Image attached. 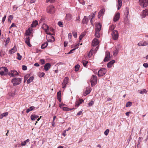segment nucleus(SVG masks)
<instances>
[{"label": "nucleus", "mask_w": 148, "mask_h": 148, "mask_svg": "<svg viewBox=\"0 0 148 148\" xmlns=\"http://www.w3.org/2000/svg\"><path fill=\"white\" fill-rule=\"evenodd\" d=\"M69 80V78L68 77H65L64 80L63 81V83L62 84V88H64L66 86V84L68 83Z\"/></svg>", "instance_id": "obj_9"}, {"label": "nucleus", "mask_w": 148, "mask_h": 148, "mask_svg": "<svg viewBox=\"0 0 148 148\" xmlns=\"http://www.w3.org/2000/svg\"><path fill=\"white\" fill-rule=\"evenodd\" d=\"M99 43L98 40L96 38H94L92 41V45L93 46H95L97 45Z\"/></svg>", "instance_id": "obj_14"}, {"label": "nucleus", "mask_w": 148, "mask_h": 148, "mask_svg": "<svg viewBox=\"0 0 148 148\" xmlns=\"http://www.w3.org/2000/svg\"><path fill=\"white\" fill-rule=\"evenodd\" d=\"M95 36L96 37L99 38L101 36V25L99 23H97L96 25Z\"/></svg>", "instance_id": "obj_1"}, {"label": "nucleus", "mask_w": 148, "mask_h": 148, "mask_svg": "<svg viewBox=\"0 0 148 148\" xmlns=\"http://www.w3.org/2000/svg\"><path fill=\"white\" fill-rule=\"evenodd\" d=\"M85 35L84 34H81L80 36H79V39L80 40H81L84 37Z\"/></svg>", "instance_id": "obj_46"}, {"label": "nucleus", "mask_w": 148, "mask_h": 148, "mask_svg": "<svg viewBox=\"0 0 148 148\" xmlns=\"http://www.w3.org/2000/svg\"><path fill=\"white\" fill-rule=\"evenodd\" d=\"M92 86H95L97 83V76L94 75H93L90 79Z\"/></svg>", "instance_id": "obj_4"}, {"label": "nucleus", "mask_w": 148, "mask_h": 148, "mask_svg": "<svg viewBox=\"0 0 148 148\" xmlns=\"http://www.w3.org/2000/svg\"><path fill=\"white\" fill-rule=\"evenodd\" d=\"M79 2L81 4L84 5L85 4V2L83 0H79Z\"/></svg>", "instance_id": "obj_48"}, {"label": "nucleus", "mask_w": 148, "mask_h": 148, "mask_svg": "<svg viewBox=\"0 0 148 148\" xmlns=\"http://www.w3.org/2000/svg\"><path fill=\"white\" fill-rule=\"evenodd\" d=\"M18 73L16 71H11V73L8 74L11 77H15L18 75Z\"/></svg>", "instance_id": "obj_13"}, {"label": "nucleus", "mask_w": 148, "mask_h": 148, "mask_svg": "<svg viewBox=\"0 0 148 148\" xmlns=\"http://www.w3.org/2000/svg\"><path fill=\"white\" fill-rule=\"evenodd\" d=\"M52 37L53 39L52 40H51V39H49V40H48V42H52L55 40L53 36H52Z\"/></svg>", "instance_id": "obj_49"}, {"label": "nucleus", "mask_w": 148, "mask_h": 148, "mask_svg": "<svg viewBox=\"0 0 148 148\" xmlns=\"http://www.w3.org/2000/svg\"><path fill=\"white\" fill-rule=\"evenodd\" d=\"M80 67V65L78 64H77L75 66V71H78L79 69V68Z\"/></svg>", "instance_id": "obj_39"}, {"label": "nucleus", "mask_w": 148, "mask_h": 148, "mask_svg": "<svg viewBox=\"0 0 148 148\" xmlns=\"http://www.w3.org/2000/svg\"><path fill=\"white\" fill-rule=\"evenodd\" d=\"M115 62V61L114 60H112L109 62L107 64L108 67L110 68L111 67L113 64Z\"/></svg>", "instance_id": "obj_18"}, {"label": "nucleus", "mask_w": 148, "mask_h": 148, "mask_svg": "<svg viewBox=\"0 0 148 148\" xmlns=\"http://www.w3.org/2000/svg\"><path fill=\"white\" fill-rule=\"evenodd\" d=\"M143 66L145 68L148 67V64L147 63H145L143 64Z\"/></svg>", "instance_id": "obj_54"}, {"label": "nucleus", "mask_w": 148, "mask_h": 148, "mask_svg": "<svg viewBox=\"0 0 148 148\" xmlns=\"http://www.w3.org/2000/svg\"><path fill=\"white\" fill-rule=\"evenodd\" d=\"M147 15H148V10L147 9L143 10L142 13V18H145Z\"/></svg>", "instance_id": "obj_16"}, {"label": "nucleus", "mask_w": 148, "mask_h": 148, "mask_svg": "<svg viewBox=\"0 0 148 148\" xmlns=\"http://www.w3.org/2000/svg\"><path fill=\"white\" fill-rule=\"evenodd\" d=\"M58 25L60 27H63V25L62 23V22L59 21L58 23Z\"/></svg>", "instance_id": "obj_47"}, {"label": "nucleus", "mask_w": 148, "mask_h": 148, "mask_svg": "<svg viewBox=\"0 0 148 148\" xmlns=\"http://www.w3.org/2000/svg\"><path fill=\"white\" fill-rule=\"evenodd\" d=\"M114 29V26L113 25L111 26L110 28V29L112 30Z\"/></svg>", "instance_id": "obj_63"}, {"label": "nucleus", "mask_w": 148, "mask_h": 148, "mask_svg": "<svg viewBox=\"0 0 148 148\" xmlns=\"http://www.w3.org/2000/svg\"><path fill=\"white\" fill-rule=\"evenodd\" d=\"M8 112H5L3 113L0 115V119H2L4 116H6L8 115Z\"/></svg>", "instance_id": "obj_31"}, {"label": "nucleus", "mask_w": 148, "mask_h": 148, "mask_svg": "<svg viewBox=\"0 0 148 148\" xmlns=\"http://www.w3.org/2000/svg\"><path fill=\"white\" fill-rule=\"evenodd\" d=\"M25 42L27 45L29 47H31L32 46L30 43V39L29 36H27L25 39Z\"/></svg>", "instance_id": "obj_17"}, {"label": "nucleus", "mask_w": 148, "mask_h": 148, "mask_svg": "<svg viewBox=\"0 0 148 148\" xmlns=\"http://www.w3.org/2000/svg\"><path fill=\"white\" fill-rule=\"evenodd\" d=\"M90 90H86V95H88V94H89L90 92Z\"/></svg>", "instance_id": "obj_59"}, {"label": "nucleus", "mask_w": 148, "mask_h": 148, "mask_svg": "<svg viewBox=\"0 0 148 148\" xmlns=\"http://www.w3.org/2000/svg\"><path fill=\"white\" fill-rule=\"evenodd\" d=\"M139 3L142 7L144 8L147 6L148 8V0H139Z\"/></svg>", "instance_id": "obj_5"}, {"label": "nucleus", "mask_w": 148, "mask_h": 148, "mask_svg": "<svg viewBox=\"0 0 148 148\" xmlns=\"http://www.w3.org/2000/svg\"><path fill=\"white\" fill-rule=\"evenodd\" d=\"M88 63V62L86 60H83L82 61V63L84 67H86V64Z\"/></svg>", "instance_id": "obj_37"}, {"label": "nucleus", "mask_w": 148, "mask_h": 148, "mask_svg": "<svg viewBox=\"0 0 148 148\" xmlns=\"http://www.w3.org/2000/svg\"><path fill=\"white\" fill-rule=\"evenodd\" d=\"M75 50V49H74V48L71 50L67 54H69L71 53H73V51Z\"/></svg>", "instance_id": "obj_58"}, {"label": "nucleus", "mask_w": 148, "mask_h": 148, "mask_svg": "<svg viewBox=\"0 0 148 148\" xmlns=\"http://www.w3.org/2000/svg\"><path fill=\"white\" fill-rule=\"evenodd\" d=\"M17 57L16 58L18 60H20L22 59V56H21L20 54L19 53H17Z\"/></svg>", "instance_id": "obj_40"}, {"label": "nucleus", "mask_w": 148, "mask_h": 148, "mask_svg": "<svg viewBox=\"0 0 148 148\" xmlns=\"http://www.w3.org/2000/svg\"><path fill=\"white\" fill-rule=\"evenodd\" d=\"M72 37V35L71 33H70L68 34V38L70 40Z\"/></svg>", "instance_id": "obj_56"}, {"label": "nucleus", "mask_w": 148, "mask_h": 148, "mask_svg": "<svg viewBox=\"0 0 148 148\" xmlns=\"http://www.w3.org/2000/svg\"><path fill=\"white\" fill-rule=\"evenodd\" d=\"M42 28L44 29L45 32H48L49 29V26L45 24H43L42 26Z\"/></svg>", "instance_id": "obj_15"}, {"label": "nucleus", "mask_w": 148, "mask_h": 148, "mask_svg": "<svg viewBox=\"0 0 148 148\" xmlns=\"http://www.w3.org/2000/svg\"><path fill=\"white\" fill-rule=\"evenodd\" d=\"M48 45V42H46L42 44L41 46V48L42 49H45L47 46Z\"/></svg>", "instance_id": "obj_29"}, {"label": "nucleus", "mask_w": 148, "mask_h": 148, "mask_svg": "<svg viewBox=\"0 0 148 148\" xmlns=\"http://www.w3.org/2000/svg\"><path fill=\"white\" fill-rule=\"evenodd\" d=\"M88 21V18L86 16H84L82 20V22L83 24H86L87 23Z\"/></svg>", "instance_id": "obj_27"}, {"label": "nucleus", "mask_w": 148, "mask_h": 148, "mask_svg": "<svg viewBox=\"0 0 148 148\" xmlns=\"http://www.w3.org/2000/svg\"><path fill=\"white\" fill-rule=\"evenodd\" d=\"M112 38L114 40H117L119 37V34L118 31L116 30L113 31L112 33Z\"/></svg>", "instance_id": "obj_8"}, {"label": "nucleus", "mask_w": 148, "mask_h": 148, "mask_svg": "<svg viewBox=\"0 0 148 148\" xmlns=\"http://www.w3.org/2000/svg\"><path fill=\"white\" fill-rule=\"evenodd\" d=\"M121 48V46L119 44L117 45V47H116V50L113 52V55L116 56L119 53V51Z\"/></svg>", "instance_id": "obj_10"}, {"label": "nucleus", "mask_w": 148, "mask_h": 148, "mask_svg": "<svg viewBox=\"0 0 148 148\" xmlns=\"http://www.w3.org/2000/svg\"><path fill=\"white\" fill-rule=\"evenodd\" d=\"M62 109L63 110L65 111H69L70 110H71L72 109H70L69 108H68L65 107H63Z\"/></svg>", "instance_id": "obj_43"}, {"label": "nucleus", "mask_w": 148, "mask_h": 148, "mask_svg": "<svg viewBox=\"0 0 148 148\" xmlns=\"http://www.w3.org/2000/svg\"><path fill=\"white\" fill-rule=\"evenodd\" d=\"M105 12V10L104 9H102L100 10V11L99 12V14H101L102 15H103L104 14Z\"/></svg>", "instance_id": "obj_38"}, {"label": "nucleus", "mask_w": 148, "mask_h": 148, "mask_svg": "<svg viewBox=\"0 0 148 148\" xmlns=\"http://www.w3.org/2000/svg\"><path fill=\"white\" fill-rule=\"evenodd\" d=\"M9 94L11 97H13L14 95V93L11 92L9 93Z\"/></svg>", "instance_id": "obj_62"}, {"label": "nucleus", "mask_w": 148, "mask_h": 148, "mask_svg": "<svg viewBox=\"0 0 148 148\" xmlns=\"http://www.w3.org/2000/svg\"><path fill=\"white\" fill-rule=\"evenodd\" d=\"M110 53L108 52H106L105 55V57L103 60L104 62L108 61L110 60Z\"/></svg>", "instance_id": "obj_12"}, {"label": "nucleus", "mask_w": 148, "mask_h": 148, "mask_svg": "<svg viewBox=\"0 0 148 148\" xmlns=\"http://www.w3.org/2000/svg\"><path fill=\"white\" fill-rule=\"evenodd\" d=\"M95 15L94 14H93L92 15H90L89 16L88 18L90 19H91L90 22H91L92 19L95 17Z\"/></svg>", "instance_id": "obj_41"}, {"label": "nucleus", "mask_w": 148, "mask_h": 148, "mask_svg": "<svg viewBox=\"0 0 148 148\" xmlns=\"http://www.w3.org/2000/svg\"><path fill=\"white\" fill-rule=\"evenodd\" d=\"M40 61L42 64L45 63V60L44 59H41L40 60Z\"/></svg>", "instance_id": "obj_52"}, {"label": "nucleus", "mask_w": 148, "mask_h": 148, "mask_svg": "<svg viewBox=\"0 0 148 148\" xmlns=\"http://www.w3.org/2000/svg\"><path fill=\"white\" fill-rule=\"evenodd\" d=\"M16 50L17 49L16 46H15L12 49L9 51V52L11 54H12L16 52Z\"/></svg>", "instance_id": "obj_22"}, {"label": "nucleus", "mask_w": 148, "mask_h": 148, "mask_svg": "<svg viewBox=\"0 0 148 148\" xmlns=\"http://www.w3.org/2000/svg\"><path fill=\"white\" fill-rule=\"evenodd\" d=\"M55 0H46V2L48 3L49 1H50V3H53L54 2Z\"/></svg>", "instance_id": "obj_53"}, {"label": "nucleus", "mask_w": 148, "mask_h": 148, "mask_svg": "<svg viewBox=\"0 0 148 148\" xmlns=\"http://www.w3.org/2000/svg\"><path fill=\"white\" fill-rule=\"evenodd\" d=\"M31 30H32V28L31 29L30 27L28 28V29L27 30L25 34L27 36H29L30 35L31 33Z\"/></svg>", "instance_id": "obj_30"}, {"label": "nucleus", "mask_w": 148, "mask_h": 148, "mask_svg": "<svg viewBox=\"0 0 148 148\" xmlns=\"http://www.w3.org/2000/svg\"><path fill=\"white\" fill-rule=\"evenodd\" d=\"M79 43H78L77 45H75L74 47V49H76L77 48H78V47L79 46Z\"/></svg>", "instance_id": "obj_57"}, {"label": "nucleus", "mask_w": 148, "mask_h": 148, "mask_svg": "<svg viewBox=\"0 0 148 148\" xmlns=\"http://www.w3.org/2000/svg\"><path fill=\"white\" fill-rule=\"evenodd\" d=\"M129 13L128 9V8H126L124 12L126 16H127L128 15Z\"/></svg>", "instance_id": "obj_35"}, {"label": "nucleus", "mask_w": 148, "mask_h": 148, "mask_svg": "<svg viewBox=\"0 0 148 148\" xmlns=\"http://www.w3.org/2000/svg\"><path fill=\"white\" fill-rule=\"evenodd\" d=\"M6 16L5 15L3 17L2 21L3 23L4 21H5V18H6Z\"/></svg>", "instance_id": "obj_64"}, {"label": "nucleus", "mask_w": 148, "mask_h": 148, "mask_svg": "<svg viewBox=\"0 0 148 148\" xmlns=\"http://www.w3.org/2000/svg\"><path fill=\"white\" fill-rule=\"evenodd\" d=\"M132 105V103L130 102H127L126 105V107H130Z\"/></svg>", "instance_id": "obj_42"}, {"label": "nucleus", "mask_w": 148, "mask_h": 148, "mask_svg": "<svg viewBox=\"0 0 148 148\" xmlns=\"http://www.w3.org/2000/svg\"><path fill=\"white\" fill-rule=\"evenodd\" d=\"M94 104V101H91L88 103L89 106H91Z\"/></svg>", "instance_id": "obj_50"}, {"label": "nucleus", "mask_w": 148, "mask_h": 148, "mask_svg": "<svg viewBox=\"0 0 148 148\" xmlns=\"http://www.w3.org/2000/svg\"><path fill=\"white\" fill-rule=\"evenodd\" d=\"M109 132V130L108 129H107L104 132V134L106 136H107Z\"/></svg>", "instance_id": "obj_44"}, {"label": "nucleus", "mask_w": 148, "mask_h": 148, "mask_svg": "<svg viewBox=\"0 0 148 148\" xmlns=\"http://www.w3.org/2000/svg\"><path fill=\"white\" fill-rule=\"evenodd\" d=\"M34 108V107L33 106H32L31 107H30L27 110L26 112L28 113L30 111H32Z\"/></svg>", "instance_id": "obj_36"}, {"label": "nucleus", "mask_w": 148, "mask_h": 148, "mask_svg": "<svg viewBox=\"0 0 148 148\" xmlns=\"http://www.w3.org/2000/svg\"><path fill=\"white\" fill-rule=\"evenodd\" d=\"M73 35L75 38H76L77 37V34L76 32H75L73 33Z\"/></svg>", "instance_id": "obj_61"}, {"label": "nucleus", "mask_w": 148, "mask_h": 148, "mask_svg": "<svg viewBox=\"0 0 148 148\" xmlns=\"http://www.w3.org/2000/svg\"><path fill=\"white\" fill-rule=\"evenodd\" d=\"M22 69L23 70H27V66L25 65L22 66Z\"/></svg>", "instance_id": "obj_55"}, {"label": "nucleus", "mask_w": 148, "mask_h": 148, "mask_svg": "<svg viewBox=\"0 0 148 148\" xmlns=\"http://www.w3.org/2000/svg\"><path fill=\"white\" fill-rule=\"evenodd\" d=\"M18 8V7L16 5H14L13 8V10L14 11L16 10Z\"/></svg>", "instance_id": "obj_51"}, {"label": "nucleus", "mask_w": 148, "mask_h": 148, "mask_svg": "<svg viewBox=\"0 0 148 148\" xmlns=\"http://www.w3.org/2000/svg\"><path fill=\"white\" fill-rule=\"evenodd\" d=\"M38 117V116L35 115H32L31 116V119L32 120H34Z\"/></svg>", "instance_id": "obj_32"}, {"label": "nucleus", "mask_w": 148, "mask_h": 148, "mask_svg": "<svg viewBox=\"0 0 148 148\" xmlns=\"http://www.w3.org/2000/svg\"><path fill=\"white\" fill-rule=\"evenodd\" d=\"M51 65L50 64L47 63L44 66V69L45 71H47L50 68Z\"/></svg>", "instance_id": "obj_21"}, {"label": "nucleus", "mask_w": 148, "mask_h": 148, "mask_svg": "<svg viewBox=\"0 0 148 148\" xmlns=\"http://www.w3.org/2000/svg\"><path fill=\"white\" fill-rule=\"evenodd\" d=\"M106 72V70L105 68L101 69L98 71V75L99 77L102 76L104 75Z\"/></svg>", "instance_id": "obj_6"}, {"label": "nucleus", "mask_w": 148, "mask_h": 148, "mask_svg": "<svg viewBox=\"0 0 148 148\" xmlns=\"http://www.w3.org/2000/svg\"><path fill=\"white\" fill-rule=\"evenodd\" d=\"M138 45L139 46H144L148 45V41H141L138 43Z\"/></svg>", "instance_id": "obj_11"}, {"label": "nucleus", "mask_w": 148, "mask_h": 148, "mask_svg": "<svg viewBox=\"0 0 148 148\" xmlns=\"http://www.w3.org/2000/svg\"><path fill=\"white\" fill-rule=\"evenodd\" d=\"M72 18V15L69 14H66V19L67 21H70Z\"/></svg>", "instance_id": "obj_24"}, {"label": "nucleus", "mask_w": 148, "mask_h": 148, "mask_svg": "<svg viewBox=\"0 0 148 148\" xmlns=\"http://www.w3.org/2000/svg\"><path fill=\"white\" fill-rule=\"evenodd\" d=\"M29 139H27L23 142H21V145L22 146H25L26 145L27 143H29Z\"/></svg>", "instance_id": "obj_28"}, {"label": "nucleus", "mask_w": 148, "mask_h": 148, "mask_svg": "<svg viewBox=\"0 0 148 148\" xmlns=\"http://www.w3.org/2000/svg\"><path fill=\"white\" fill-rule=\"evenodd\" d=\"M38 24V23L37 21H34L32 24L31 25V27H35Z\"/></svg>", "instance_id": "obj_25"}, {"label": "nucleus", "mask_w": 148, "mask_h": 148, "mask_svg": "<svg viewBox=\"0 0 148 148\" xmlns=\"http://www.w3.org/2000/svg\"><path fill=\"white\" fill-rule=\"evenodd\" d=\"M45 75V73H43V72H42L40 73V76L43 77Z\"/></svg>", "instance_id": "obj_60"}, {"label": "nucleus", "mask_w": 148, "mask_h": 148, "mask_svg": "<svg viewBox=\"0 0 148 148\" xmlns=\"http://www.w3.org/2000/svg\"><path fill=\"white\" fill-rule=\"evenodd\" d=\"M138 92L140 94H143L145 93L146 94L147 91L145 89H143L141 90H138Z\"/></svg>", "instance_id": "obj_33"}, {"label": "nucleus", "mask_w": 148, "mask_h": 148, "mask_svg": "<svg viewBox=\"0 0 148 148\" xmlns=\"http://www.w3.org/2000/svg\"><path fill=\"white\" fill-rule=\"evenodd\" d=\"M95 51L93 48H92L90 51V52L88 53V56L90 58L93 54L94 53Z\"/></svg>", "instance_id": "obj_23"}, {"label": "nucleus", "mask_w": 148, "mask_h": 148, "mask_svg": "<svg viewBox=\"0 0 148 148\" xmlns=\"http://www.w3.org/2000/svg\"><path fill=\"white\" fill-rule=\"evenodd\" d=\"M21 82V79L20 78H15L12 79L11 81V82L12 83L14 86L19 84Z\"/></svg>", "instance_id": "obj_2"}, {"label": "nucleus", "mask_w": 148, "mask_h": 148, "mask_svg": "<svg viewBox=\"0 0 148 148\" xmlns=\"http://www.w3.org/2000/svg\"><path fill=\"white\" fill-rule=\"evenodd\" d=\"M84 101L82 99H79V100L77 101L75 103V106L78 107L80 104L82 103Z\"/></svg>", "instance_id": "obj_19"}, {"label": "nucleus", "mask_w": 148, "mask_h": 148, "mask_svg": "<svg viewBox=\"0 0 148 148\" xmlns=\"http://www.w3.org/2000/svg\"><path fill=\"white\" fill-rule=\"evenodd\" d=\"M120 17V13L118 12L115 16L114 18V21H118Z\"/></svg>", "instance_id": "obj_20"}, {"label": "nucleus", "mask_w": 148, "mask_h": 148, "mask_svg": "<svg viewBox=\"0 0 148 148\" xmlns=\"http://www.w3.org/2000/svg\"><path fill=\"white\" fill-rule=\"evenodd\" d=\"M122 5V3L121 0H118V4H117V6H118V9L119 10Z\"/></svg>", "instance_id": "obj_26"}, {"label": "nucleus", "mask_w": 148, "mask_h": 148, "mask_svg": "<svg viewBox=\"0 0 148 148\" xmlns=\"http://www.w3.org/2000/svg\"><path fill=\"white\" fill-rule=\"evenodd\" d=\"M34 78V77L33 76H32L30 77L27 81V83L29 84L31 82L33 81Z\"/></svg>", "instance_id": "obj_34"}, {"label": "nucleus", "mask_w": 148, "mask_h": 148, "mask_svg": "<svg viewBox=\"0 0 148 148\" xmlns=\"http://www.w3.org/2000/svg\"><path fill=\"white\" fill-rule=\"evenodd\" d=\"M61 91H59L57 93V97L59 98L61 97Z\"/></svg>", "instance_id": "obj_45"}, {"label": "nucleus", "mask_w": 148, "mask_h": 148, "mask_svg": "<svg viewBox=\"0 0 148 148\" xmlns=\"http://www.w3.org/2000/svg\"><path fill=\"white\" fill-rule=\"evenodd\" d=\"M8 74V70L6 67L0 68V74L1 75H5Z\"/></svg>", "instance_id": "obj_3"}, {"label": "nucleus", "mask_w": 148, "mask_h": 148, "mask_svg": "<svg viewBox=\"0 0 148 148\" xmlns=\"http://www.w3.org/2000/svg\"><path fill=\"white\" fill-rule=\"evenodd\" d=\"M47 11L48 13L52 14L55 12V9L53 6L51 5L47 7Z\"/></svg>", "instance_id": "obj_7"}]
</instances>
